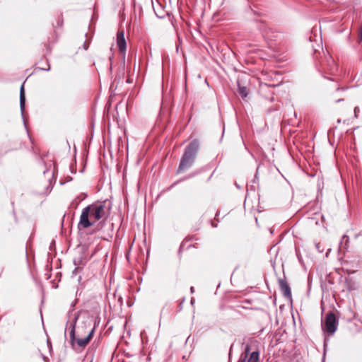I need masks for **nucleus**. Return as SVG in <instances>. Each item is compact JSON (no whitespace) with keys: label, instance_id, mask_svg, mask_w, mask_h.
<instances>
[{"label":"nucleus","instance_id":"f3484780","mask_svg":"<svg viewBox=\"0 0 362 362\" xmlns=\"http://www.w3.org/2000/svg\"><path fill=\"white\" fill-rule=\"evenodd\" d=\"M341 100H342V99H339V100H337V102H339Z\"/></svg>","mask_w":362,"mask_h":362},{"label":"nucleus","instance_id":"f03ea898","mask_svg":"<svg viewBox=\"0 0 362 362\" xmlns=\"http://www.w3.org/2000/svg\"><path fill=\"white\" fill-rule=\"evenodd\" d=\"M78 317H75L74 321L70 325V338L71 345L74 346L75 344L82 349H84L93 338L96 327V322L93 327L90 328L92 318L88 317L84 322L83 326H78L77 328V337L76 336V323Z\"/></svg>","mask_w":362,"mask_h":362},{"label":"nucleus","instance_id":"6e6552de","mask_svg":"<svg viewBox=\"0 0 362 362\" xmlns=\"http://www.w3.org/2000/svg\"><path fill=\"white\" fill-rule=\"evenodd\" d=\"M349 236L346 235H344L341 238V240L340 241V243H339V250L341 251V250H343L344 252L345 250H348V247H349Z\"/></svg>","mask_w":362,"mask_h":362},{"label":"nucleus","instance_id":"9d476101","mask_svg":"<svg viewBox=\"0 0 362 362\" xmlns=\"http://www.w3.org/2000/svg\"><path fill=\"white\" fill-rule=\"evenodd\" d=\"M238 93L242 97V98H245L247 96V88L245 86H240L238 87Z\"/></svg>","mask_w":362,"mask_h":362},{"label":"nucleus","instance_id":"7ed1b4c3","mask_svg":"<svg viewBox=\"0 0 362 362\" xmlns=\"http://www.w3.org/2000/svg\"><path fill=\"white\" fill-rule=\"evenodd\" d=\"M199 149V142L197 139L192 140L186 147L182 157L177 172H184L194 163Z\"/></svg>","mask_w":362,"mask_h":362},{"label":"nucleus","instance_id":"ddd939ff","mask_svg":"<svg viewBox=\"0 0 362 362\" xmlns=\"http://www.w3.org/2000/svg\"><path fill=\"white\" fill-rule=\"evenodd\" d=\"M83 47L85 49H88V46L86 45V42L83 44Z\"/></svg>","mask_w":362,"mask_h":362},{"label":"nucleus","instance_id":"4468645a","mask_svg":"<svg viewBox=\"0 0 362 362\" xmlns=\"http://www.w3.org/2000/svg\"><path fill=\"white\" fill-rule=\"evenodd\" d=\"M346 272H347L348 274H353V273L354 272V271H351V270H348V269H346Z\"/></svg>","mask_w":362,"mask_h":362},{"label":"nucleus","instance_id":"2eb2a0df","mask_svg":"<svg viewBox=\"0 0 362 362\" xmlns=\"http://www.w3.org/2000/svg\"><path fill=\"white\" fill-rule=\"evenodd\" d=\"M191 291L193 292L194 291V288L193 287H191Z\"/></svg>","mask_w":362,"mask_h":362},{"label":"nucleus","instance_id":"f8f14e48","mask_svg":"<svg viewBox=\"0 0 362 362\" xmlns=\"http://www.w3.org/2000/svg\"><path fill=\"white\" fill-rule=\"evenodd\" d=\"M359 111H360V110H359V107H357V106H356V107H354V117H355L356 118V117H358V114Z\"/></svg>","mask_w":362,"mask_h":362},{"label":"nucleus","instance_id":"9b49d317","mask_svg":"<svg viewBox=\"0 0 362 362\" xmlns=\"http://www.w3.org/2000/svg\"><path fill=\"white\" fill-rule=\"evenodd\" d=\"M272 32V30L270 28H266L263 31V36L269 40H272V36L270 35V33Z\"/></svg>","mask_w":362,"mask_h":362},{"label":"nucleus","instance_id":"39448f33","mask_svg":"<svg viewBox=\"0 0 362 362\" xmlns=\"http://www.w3.org/2000/svg\"><path fill=\"white\" fill-rule=\"evenodd\" d=\"M117 45L121 52H124L126 51V40L124 38V31H119L117 35Z\"/></svg>","mask_w":362,"mask_h":362},{"label":"nucleus","instance_id":"dca6fc26","mask_svg":"<svg viewBox=\"0 0 362 362\" xmlns=\"http://www.w3.org/2000/svg\"><path fill=\"white\" fill-rule=\"evenodd\" d=\"M319 246H320L319 243L316 245L317 248H318Z\"/></svg>","mask_w":362,"mask_h":362},{"label":"nucleus","instance_id":"1a4fd4ad","mask_svg":"<svg viewBox=\"0 0 362 362\" xmlns=\"http://www.w3.org/2000/svg\"><path fill=\"white\" fill-rule=\"evenodd\" d=\"M327 69L330 71L331 74H333L335 71H337V66L336 64L334 63V60L331 57H329L327 60Z\"/></svg>","mask_w":362,"mask_h":362},{"label":"nucleus","instance_id":"20e7f679","mask_svg":"<svg viewBox=\"0 0 362 362\" xmlns=\"http://www.w3.org/2000/svg\"><path fill=\"white\" fill-rule=\"evenodd\" d=\"M337 324L334 314L329 313L325 316L322 326L325 332L329 334H333L337 329Z\"/></svg>","mask_w":362,"mask_h":362},{"label":"nucleus","instance_id":"423d86ee","mask_svg":"<svg viewBox=\"0 0 362 362\" xmlns=\"http://www.w3.org/2000/svg\"><path fill=\"white\" fill-rule=\"evenodd\" d=\"M279 283L280 286V288L281 291L283 292L284 295L286 297H290L291 296V292L290 287L288 284H287L286 281L284 279H279Z\"/></svg>","mask_w":362,"mask_h":362},{"label":"nucleus","instance_id":"0eeeda50","mask_svg":"<svg viewBox=\"0 0 362 362\" xmlns=\"http://www.w3.org/2000/svg\"><path fill=\"white\" fill-rule=\"evenodd\" d=\"M25 90H24V84L23 83L21 90H20V107L22 115H23V112L25 110Z\"/></svg>","mask_w":362,"mask_h":362},{"label":"nucleus","instance_id":"f257e3e1","mask_svg":"<svg viewBox=\"0 0 362 362\" xmlns=\"http://www.w3.org/2000/svg\"><path fill=\"white\" fill-rule=\"evenodd\" d=\"M111 209L112 204L108 199L96 201L83 208L80 216L78 228H87L93 226L96 221L107 219Z\"/></svg>","mask_w":362,"mask_h":362}]
</instances>
